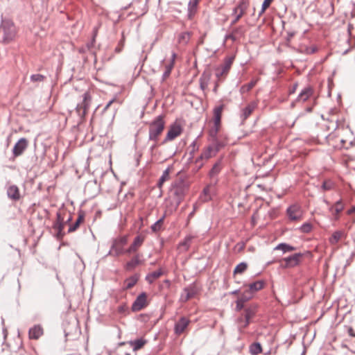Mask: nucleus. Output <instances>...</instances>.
I'll return each instance as SVG.
<instances>
[{
  "mask_svg": "<svg viewBox=\"0 0 355 355\" xmlns=\"http://www.w3.org/2000/svg\"><path fill=\"white\" fill-rule=\"evenodd\" d=\"M149 140L154 142L151 146V149H154L157 146L159 137L162 133L165 127L164 116L159 115L156 116L151 122L149 123Z\"/></svg>",
  "mask_w": 355,
  "mask_h": 355,
  "instance_id": "nucleus-1",
  "label": "nucleus"
},
{
  "mask_svg": "<svg viewBox=\"0 0 355 355\" xmlns=\"http://www.w3.org/2000/svg\"><path fill=\"white\" fill-rule=\"evenodd\" d=\"M189 188V182L182 179H177L172 185L171 193L174 196V207L172 209L175 211L182 200L184 199L187 192Z\"/></svg>",
  "mask_w": 355,
  "mask_h": 355,
  "instance_id": "nucleus-2",
  "label": "nucleus"
},
{
  "mask_svg": "<svg viewBox=\"0 0 355 355\" xmlns=\"http://www.w3.org/2000/svg\"><path fill=\"white\" fill-rule=\"evenodd\" d=\"M222 147V143L216 140L211 144L202 150L200 155L196 159V171H198L200 168H201V167L204 165V160L207 161L209 159L214 157Z\"/></svg>",
  "mask_w": 355,
  "mask_h": 355,
  "instance_id": "nucleus-3",
  "label": "nucleus"
},
{
  "mask_svg": "<svg viewBox=\"0 0 355 355\" xmlns=\"http://www.w3.org/2000/svg\"><path fill=\"white\" fill-rule=\"evenodd\" d=\"M0 28L3 31V42L4 43H9L14 40L17 34V29L12 20L2 18Z\"/></svg>",
  "mask_w": 355,
  "mask_h": 355,
  "instance_id": "nucleus-4",
  "label": "nucleus"
},
{
  "mask_svg": "<svg viewBox=\"0 0 355 355\" xmlns=\"http://www.w3.org/2000/svg\"><path fill=\"white\" fill-rule=\"evenodd\" d=\"M225 108L224 104L216 106L213 110L214 127L210 130L209 135L212 137H216L220 128L222 113Z\"/></svg>",
  "mask_w": 355,
  "mask_h": 355,
  "instance_id": "nucleus-5",
  "label": "nucleus"
},
{
  "mask_svg": "<svg viewBox=\"0 0 355 355\" xmlns=\"http://www.w3.org/2000/svg\"><path fill=\"white\" fill-rule=\"evenodd\" d=\"M250 5L249 0H240L237 6L232 10V15L234 18L231 22V26L236 24L244 15Z\"/></svg>",
  "mask_w": 355,
  "mask_h": 355,
  "instance_id": "nucleus-6",
  "label": "nucleus"
},
{
  "mask_svg": "<svg viewBox=\"0 0 355 355\" xmlns=\"http://www.w3.org/2000/svg\"><path fill=\"white\" fill-rule=\"evenodd\" d=\"M92 103V96L89 92H85L83 95V101L78 103L76 107V111L81 119H84Z\"/></svg>",
  "mask_w": 355,
  "mask_h": 355,
  "instance_id": "nucleus-7",
  "label": "nucleus"
},
{
  "mask_svg": "<svg viewBox=\"0 0 355 355\" xmlns=\"http://www.w3.org/2000/svg\"><path fill=\"white\" fill-rule=\"evenodd\" d=\"M257 313V306L250 305L244 309V318L243 316L238 318V322L243 328L247 327L250 324V320Z\"/></svg>",
  "mask_w": 355,
  "mask_h": 355,
  "instance_id": "nucleus-8",
  "label": "nucleus"
},
{
  "mask_svg": "<svg viewBox=\"0 0 355 355\" xmlns=\"http://www.w3.org/2000/svg\"><path fill=\"white\" fill-rule=\"evenodd\" d=\"M66 214L64 211H59L56 214V220L53 225V228L57 231L58 239H62L64 235L63 230L64 228V216Z\"/></svg>",
  "mask_w": 355,
  "mask_h": 355,
  "instance_id": "nucleus-9",
  "label": "nucleus"
},
{
  "mask_svg": "<svg viewBox=\"0 0 355 355\" xmlns=\"http://www.w3.org/2000/svg\"><path fill=\"white\" fill-rule=\"evenodd\" d=\"M128 242V238L126 236L119 237L115 239L111 248L110 253L112 252L114 256H119L125 253V250L123 247Z\"/></svg>",
  "mask_w": 355,
  "mask_h": 355,
  "instance_id": "nucleus-10",
  "label": "nucleus"
},
{
  "mask_svg": "<svg viewBox=\"0 0 355 355\" xmlns=\"http://www.w3.org/2000/svg\"><path fill=\"white\" fill-rule=\"evenodd\" d=\"M286 214L291 220H300L302 217V210L297 204L291 205L287 208Z\"/></svg>",
  "mask_w": 355,
  "mask_h": 355,
  "instance_id": "nucleus-11",
  "label": "nucleus"
},
{
  "mask_svg": "<svg viewBox=\"0 0 355 355\" xmlns=\"http://www.w3.org/2000/svg\"><path fill=\"white\" fill-rule=\"evenodd\" d=\"M257 105L258 104L257 102L252 101L249 103L245 107L241 109L239 116L241 123H244L247 119L252 114V112L257 107Z\"/></svg>",
  "mask_w": 355,
  "mask_h": 355,
  "instance_id": "nucleus-12",
  "label": "nucleus"
},
{
  "mask_svg": "<svg viewBox=\"0 0 355 355\" xmlns=\"http://www.w3.org/2000/svg\"><path fill=\"white\" fill-rule=\"evenodd\" d=\"M147 295L145 292L139 294L132 305V311H139L147 306Z\"/></svg>",
  "mask_w": 355,
  "mask_h": 355,
  "instance_id": "nucleus-13",
  "label": "nucleus"
},
{
  "mask_svg": "<svg viewBox=\"0 0 355 355\" xmlns=\"http://www.w3.org/2000/svg\"><path fill=\"white\" fill-rule=\"evenodd\" d=\"M234 56H230L225 58L224 63L221 65L220 68L216 69V75L218 78L220 76H225L228 73L232 64L234 62Z\"/></svg>",
  "mask_w": 355,
  "mask_h": 355,
  "instance_id": "nucleus-14",
  "label": "nucleus"
},
{
  "mask_svg": "<svg viewBox=\"0 0 355 355\" xmlns=\"http://www.w3.org/2000/svg\"><path fill=\"white\" fill-rule=\"evenodd\" d=\"M182 130L180 125L177 123L172 124L170 126L169 130L166 134V136L163 141V144H165L169 141H172L174 139H175L177 137L180 135V134L182 133Z\"/></svg>",
  "mask_w": 355,
  "mask_h": 355,
  "instance_id": "nucleus-15",
  "label": "nucleus"
},
{
  "mask_svg": "<svg viewBox=\"0 0 355 355\" xmlns=\"http://www.w3.org/2000/svg\"><path fill=\"white\" fill-rule=\"evenodd\" d=\"M28 141L26 138H21L15 144L12 149V154L14 157H19L23 154L25 150L28 148Z\"/></svg>",
  "mask_w": 355,
  "mask_h": 355,
  "instance_id": "nucleus-16",
  "label": "nucleus"
},
{
  "mask_svg": "<svg viewBox=\"0 0 355 355\" xmlns=\"http://www.w3.org/2000/svg\"><path fill=\"white\" fill-rule=\"evenodd\" d=\"M198 293V288L195 284H192L186 287L183 290V293L181 295V301L185 302L191 298H193Z\"/></svg>",
  "mask_w": 355,
  "mask_h": 355,
  "instance_id": "nucleus-17",
  "label": "nucleus"
},
{
  "mask_svg": "<svg viewBox=\"0 0 355 355\" xmlns=\"http://www.w3.org/2000/svg\"><path fill=\"white\" fill-rule=\"evenodd\" d=\"M246 29L243 26H239L234 28L232 32L225 35V40H231L235 42L245 35Z\"/></svg>",
  "mask_w": 355,
  "mask_h": 355,
  "instance_id": "nucleus-18",
  "label": "nucleus"
},
{
  "mask_svg": "<svg viewBox=\"0 0 355 355\" xmlns=\"http://www.w3.org/2000/svg\"><path fill=\"white\" fill-rule=\"evenodd\" d=\"M201 0H189L187 4V17L189 20H193L199 8V3Z\"/></svg>",
  "mask_w": 355,
  "mask_h": 355,
  "instance_id": "nucleus-19",
  "label": "nucleus"
},
{
  "mask_svg": "<svg viewBox=\"0 0 355 355\" xmlns=\"http://www.w3.org/2000/svg\"><path fill=\"white\" fill-rule=\"evenodd\" d=\"M303 254L302 253H296L292 256H289L283 259V261L285 262L284 268H293L297 266L302 257Z\"/></svg>",
  "mask_w": 355,
  "mask_h": 355,
  "instance_id": "nucleus-20",
  "label": "nucleus"
},
{
  "mask_svg": "<svg viewBox=\"0 0 355 355\" xmlns=\"http://www.w3.org/2000/svg\"><path fill=\"white\" fill-rule=\"evenodd\" d=\"M145 237L142 235L137 236L132 242V243L130 245V247L125 250L126 254H132L136 253L139 248L142 245L144 241Z\"/></svg>",
  "mask_w": 355,
  "mask_h": 355,
  "instance_id": "nucleus-21",
  "label": "nucleus"
},
{
  "mask_svg": "<svg viewBox=\"0 0 355 355\" xmlns=\"http://www.w3.org/2000/svg\"><path fill=\"white\" fill-rule=\"evenodd\" d=\"M313 94V89L311 86H306L299 94L296 101L304 103L309 99Z\"/></svg>",
  "mask_w": 355,
  "mask_h": 355,
  "instance_id": "nucleus-22",
  "label": "nucleus"
},
{
  "mask_svg": "<svg viewBox=\"0 0 355 355\" xmlns=\"http://www.w3.org/2000/svg\"><path fill=\"white\" fill-rule=\"evenodd\" d=\"M336 137V133L332 132L329 133L327 136H326V139L329 146H331L334 148H341L344 147V144L345 141L339 138L338 142H333L334 139Z\"/></svg>",
  "mask_w": 355,
  "mask_h": 355,
  "instance_id": "nucleus-23",
  "label": "nucleus"
},
{
  "mask_svg": "<svg viewBox=\"0 0 355 355\" xmlns=\"http://www.w3.org/2000/svg\"><path fill=\"white\" fill-rule=\"evenodd\" d=\"M190 321L185 317H182L175 324L174 331L178 335H180L184 332L189 325Z\"/></svg>",
  "mask_w": 355,
  "mask_h": 355,
  "instance_id": "nucleus-24",
  "label": "nucleus"
},
{
  "mask_svg": "<svg viewBox=\"0 0 355 355\" xmlns=\"http://www.w3.org/2000/svg\"><path fill=\"white\" fill-rule=\"evenodd\" d=\"M7 196L12 201H18L21 198L19 188L16 185H10L7 189Z\"/></svg>",
  "mask_w": 355,
  "mask_h": 355,
  "instance_id": "nucleus-25",
  "label": "nucleus"
},
{
  "mask_svg": "<svg viewBox=\"0 0 355 355\" xmlns=\"http://www.w3.org/2000/svg\"><path fill=\"white\" fill-rule=\"evenodd\" d=\"M141 255L136 254L125 265V269L128 271L133 270L138 265L142 263L141 260Z\"/></svg>",
  "mask_w": 355,
  "mask_h": 355,
  "instance_id": "nucleus-26",
  "label": "nucleus"
},
{
  "mask_svg": "<svg viewBox=\"0 0 355 355\" xmlns=\"http://www.w3.org/2000/svg\"><path fill=\"white\" fill-rule=\"evenodd\" d=\"M173 212V210L171 209H166L165 211L164 214H163V216L151 226L152 231L154 232H157L159 231L162 228L164 218L166 217L167 215H170Z\"/></svg>",
  "mask_w": 355,
  "mask_h": 355,
  "instance_id": "nucleus-27",
  "label": "nucleus"
},
{
  "mask_svg": "<svg viewBox=\"0 0 355 355\" xmlns=\"http://www.w3.org/2000/svg\"><path fill=\"white\" fill-rule=\"evenodd\" d=\"M29 338L37 340L43 334V329L40 325H35L29 329Z\"/></svg>",
  "mask_w": 355,
  "mask_h": 355,
  "instance_id": "nucleus-28",
  "label": "nucleus"
},
{
  "mask_svg": "<svg viewBox=\"0 0 355 355\" xmlns=\"http://www.w3.org/2000/svg\"><path fill=\"white\" fill-rule=\"evenodd\" d=\"M175 58H176V53H173L172 55H171V60L170 63L165 66V71L162 75V81L166 80V78H168V76H170L172 69L173 68V66H174V62H175Z\"/></svg>",
  "mask_w": 355,
  "mask_h": 355,
  "instance_id": "nucleus-29",
  "label": "nucleus"
},
{
  "mask_svg": "<svg viewBox=\"0 0 355 355\" xmlns=\"http://www.w3.org/2000/svg\"><path fill=\"white\" fill-rule=\"evenodd\" d=\"M139 275L137 274L133 275L127 278L123 283V288L128 290L132 288L138 282Z\"/></svg>",
  "mask_w": 355,
  "mask_h": 355,
  "instance_id": "nucleus-30",
  "label": "nucleus"
},
{
  "mask_svg": "<svg viewBox=\"0 0 355 355\" xmlns=\"http://www.w3.org/2000/svg\"><path fill=\"white\" fill-rule=\"evenodd\" d=\"M85 219V213L83 211H80L78 212V216L76 222L71 225L69 230L68 233H71L75 231L80 227V225L84 221Z\"/></svg>",
  "mask_w": 355,
  "mask_h": 355,
  "instance_id": "nucleus-31",
  "label": "nucleus"
},
{
  "mask_svg": "<svg viewBox=\"0 0 355 355\" xmlns=\"http://www.w3.org/2000/svg\"><path fill=\"white\" fill-rule=\"evenodd\" d=\"M146 343L147 340L143 338L130 340L129 342V344L132 347L134 352H137L141 349Z\"/></svg>",
  "mask_w": 355,
  "mask_h": 355,
  "instance_id": "nucleus-32",
  "label": "nucleus"
},
{
  "mask_svg": "<svg viewBox=\"0 0 355 355\" xmlns=\"http://www.w3.org/2000/svg\"><path fill=\"white\" fill-rule=\"evenodd\" d=\"M163 275V271L162 268H159L157 270L153 271L146 276V281L151 284H153L157 279L159 278Z\"/></svg>",
  "mask_w": 355,
  "mask_h": 355,
  "instance_id": "nucleus-33",
  "label": "nucleus"
},
{
  "mask_svg": "<svg viewBox=\"0 0 355 355\" xmlns=\"http://www.w3.org/2000/svg\"><path fill=\"white\" fill-rule=\"evenodd\" d=\"M222 169V159H218L213 166L211 169L210 170L209 173V175L211 178H214L221 171Z\"/></svg>",
  "mask_w": 355,
  "mask_h": 355,
  "instance_id": "nucleus-34",
  "label": "nucleus"
},
{
  "mask_svg": "<svg viewBox=\"0 0 355 355\" xmlns=\"http://www.w3.org/2000/svg\"><path fill=\"white\" fill-rule=\"evenodd\" d=\"M343 209L344 205L342 200H339L332 206L330 210L334 211V215L335 216L336 219H338L339 214L343 210Z\"/></svg>",
  "mask_w": 355,
  "mask_h": 355,
  "instance_id": "nucleus-35",
  "label": "nucleus"
},
{
  "mask_svg": "<svg viewBox=\"0 0 355 355\" xmlns=\"http://www.w3.org/2000/svg\"><path fill=\"white\" fill-rule=\"evenodd\" d=\"M195 237L191 235L187 236L184 241L180 243L179 248L184 251H187L189 249L191 241Z\"/></svg>",
  "mask_w": 355,
  "mask_h": 355,
  "instance_id": "nucleus-36",
  "label": "nucleus"
},
{
  "mask_svg": "<svg viewBox=\"0 0 355 355\" xmlns=\"http://www.w3.org/2000/svg\"><path fill=\"white\" fill-rule=\"evenodd\" d=\"M265 285L263 280H259L249 284V291L251 293H254L261 290Z\"/></svg>",
  "mask_w": 355,
  "mask_h": 355,
  "instance_id": "nucleus-37",
  "label": "nucleus"
},
{
  "mask_svg": "<svg viewBox=\"0 0 355 355\" xmlns=\"http://www.w3.org/2000/svg\"><path fill=\"white\" fill-rule=\"evenodd\" d=\"M191 33L188 31L181 33L178 37V43L182 45L187 44L191 39Z\"/></svg>",
  "mask_w": 355,
  "mask_h": 355,
  "instance_id": "nucleus-38",
  "label": "nucleus"
},
{
  "mask_svg": "<svg viewBox=\"0 0 355 355\" xmlns=\"http://www.w3.org/2000/svg\"><path fill=\"white\" fill-rule=\"evenodd\" d=\"M344 236V232L342 231H336L333 233L331 236L329 238V243L331 245H336L338 243L340 239Z\"/></svg>",
  "mask_w": 355,
  "mask_h": 355,
  "instance_id": "nucleus-39",
  "label": "nucleus"
},
{
  "mask_svg": "<svg viewBox=\"0 0 355 355\" xmlns=\"http://www.w3.org/2000/svg\"><path fill=\"white\" fill-rule=\"evenodd\" d=\"M211 185H207L204 188L202 193H201L200 198L202 202H207L211 200L210 189Z\"/></svg>",
  "mask_w": 355,
  "mask_h": 355,
  "instance_id": "nucleus-40",
  "label": "nucleus"
},
{
  "mask_svg": "<svg viewBox=\"0 0 355 355\" xmlns=\"http://www.w3.org/2000/svg\"><path fill=\"white\" fill-rule=\"evenodd\" d=\"M335 188V183L330 179L325 180L321 186L322 191H331Z\"/></svg>",
  "mask_w": 355,
  "mask_h": 355,
  "instance_id": "nucleus-41",
  "label": "nucleus"
},
{
  "mask_svg": "<svg viewBox=\"0 0 355 355\" xmlns=\"http://www.w3.org/2000/svg\"><path fill=\"white\" fill-rule=\"evenodd\" d=\"M262 352V347L259 343H253L250 345V352L252 355H257Z\"/></svg>",
  "mask_w": 355,
  "mask_h": 355,
  "instance_id": "nucleus-42",
  "label": "nucleus"
},
{
  "mask_svg": "<svg viewBox=\"0 0 355 355\" xmlns=\"http://www.w3.org/2000/svg\"><path fill=\"white\" fill-rule=\"evenodd\" d=\"M275 250H282L283 252H292L293 250H295V248H294L293 246L292 245H290L287 243H279V245H277Z\"/></svg>",
  "mask_w": 355,
  "mask_h": 355,
  "instance_id": "nucleus-43",
  "label": "nucleus"
},
{
  "mask_svg": "<svg viewBox=\"0 0 355 355\" xmlns=\"http://www.w3.org/2000/svg\"><path fill=\"white\" fill-rule=\"evenodd\" d=\"M96 32L94 31L91 41L87 42L85 46L87 48V51L92 52V53L94 55V56L95 58H96V53L94 51H92V49H93V48L94 46V44L96 42Z\"/></svg>",
  "mask_w": 355,
  "mask_h": 355,
  "instance_id": "nucleus-44",
  "label": "nucleus"
},
{
  "mask_svg": "<svg viewBox=\"0 0 355 355\" xmlns=\"http://www.w3.org/2000/svg\"><path fill=\"white\" fill-rule=\"evenodd\" d=\"M257 80H252L249 83L243 85L240 89V92L242 94L248 92L250 91L257 84Z\"/></svg>",
  "mask_w": 355,
  "mask_h": 355,
  "instance_id": "nucleus-45",
  "label": "nucleus"
},
{
  "mask_svg": "<svg viewBox=\"0 0 355 355\" xmlns=\"http://www.w3.org/2000/svg\"><path fill=\"white\" fill-rule=\"evenodd\" d=\"M170 168H167L161 175L157 185L159 187H162V184L169 179Z\"/></svg>",
  "mask_w": 355,
  "mask_h": 355,
  "instance_id": "nucleus-46",
  "label": "nucleus"
},
{
  "mask_svg": "<svg viewBox=\"0 0 355 355\" xmlns=\"http://www.w3.org/2000/svg\"><path fill=\"white\" fill-rule=\"evenodd\" d=\"M318 46L315 45H312L311 46H302L301 52L306 54H313L318 51Z\"/></svg>",
  "mask_w": 355,
  "mask_h": 355,
  "instance_id": "nucleus-47",
  "label": "nucleus"
},
{
  "mask_svg": "<svg viewBox=\"0 0 355 355\" xmlns=\"http://www.w3.org/2000/svg\"><path fill=\"white\" fill-rule=\"evenodd\" d=\"M247 268L248 264L245 262H241L235 267L234 274H241L244 272Z\"/></svg>",
  "mask_w": 355,
  "mask_h": 355,
  "instance_id": "nucleus-48",
  "label": "nucleus"
},
{
  "mask_svg": "<svg viewBox=\"0 0 355 355\" xmlns=\"http://www.w3.org/2000/svg\"><path fill=\"white\" fill-rule=\"evenodd\" d=\"M338 119H334V116H333L331 119L328 121V124L326 125L327 128L329 130H336L338 127Z\"/></svg>",
  "mask_w": 355,
  "mask_h": 355,
  "instance_id": "nucleus-49",
  "label": "nucleus"
},
{
  "mask_svg": "<svg viewBox=\"0 0 355 355\" xmlns=\"http://www.w3.org/2000/svg\"><path fill=\"white\" fill-rule=\"evenodd\" d=\"M45 79V76L42 74H33L31 76V80L33 82H42Z\"/></svg>",
  "mask_w": 355,
  "mask_h": 355,
  "instance_id": "nucleus-50",
  "label": "nucleus"
},
{
  "mask_svg": "<svg viewBox=\"0 0 355 355\" xmlns=\"http://www.w3.org/2000/svg\"><path fill=\"white\" fill-rule=\"evenodd\" d=\"M300 230L302 232L304 233H309L312 230V225L311 223H304L301 227H300Z\"/></svg>",
  "mask_w": 355,
  "mask_h": 355,
  "instance_id": "nucleus-51",
  "label": "nucleus"
},
{
  "mask_svg": "<svg viewBox=\"0 0 355 355\" xmlns=\"http://www.w3.org/2000/svg\"><path fill=\"white\" fill-rule=\"evenodd\" d=\"M272 1V0H264L259 16H261L265 12V10L270 6Z\"/></svg>",
  "mask_w": 355,
  "mask_h": 355,
  "instance_id": "nucleus-52",
  "label": "nucleus"
},
{
  "mask_svg": "<svg viewBox=\"0 0 355 355\" xmlns=\"http://www.w3.org/2000/svg\"><path fill=\"white\" fill-rule=\"evenodd\" d=\"M115 103H118V104L119 105L120 103L116 100V98H112V100H110L107 103V105H105V107L103 108V112H105L109 107H110L113 104H114Z\"/></svg>",
  "mask_w": 355,
  "mask_h": 355,
  "instance_id": "nucleus-53",
  "label": "nucleus"
},
{
  "mask_svg": "<svg viewBox=\"0 0 355 355\" xmlns=\"http://www.w3.org/2000/svg\"><path fill=\"white\" fill-rule=\"evenodd\" d=\"M243 307H244L243 301L242 300H237L236 301L235 310L236 311H240Z\"/></svg>",
  "mask_w": 355,
  "mask_h": 355,
  "instance_id": "nucleus-54",
  "label": "nucleus"
},
{
  "mask_svg": "<svg viewBox=\"0 0 355 355\" xmlns=\"http://www.w3.org/2000/svg\"><path fill=\"white\" fill-rule=\"evenodd\" d=\"M123 46H124V41H123V40H121L119 42L118 46L115 48V50H114L115 52L117 53H120L122 51Z\"/></svg>",
  "mask_w": 355,
  "mask_h": 355,
  "instance_id": "nucleus-55",
  "label": "nucleus"
},
{
  "mask_svg": "<svg viewBox=\"0 0 355 355\" xmlns=\"http://www.w3.org/2000/svg\"><path fill=\"white\" fill-rule=\"evenodd\" d=\"M297 86H298V83H295L293 85V87L290 89L289 90V94H293L295 92L297 88Z\"/></svg>",
  "mask_w": 355,
  "mask_h": 355,
  "instance_id": "nucleus-56",
  "label": "nucleus"
},
{
  "mask_svg": "<svg viewBox=\"0 0 355 355\" xmlns=\"http://www.w3.org/2000/svg\"><path fill=\"white\" fill-rule=\"evenodd\" d=\"M294 33H288V35L286 37V45L289 46V43L291 42V38L293 37Z\"/></svg>",
  "mask_w": 355,
  "mask_h": 355,
  "instance_id": "nucleus-57",
  "label": "nucleus"
},
{
  "mask_svg": "<svg viewBox=\"0 0 355 355\" xmlns=\"http://www.w3.org/2000/svg\"><path fill=\"white\" fill-rule=\"evenodd\" d=\"M348 334L350 336L355 338V332L352 327H349L347 329Z\"/></svg>",
  "mask_w": 355,
  "mask_h": 355,
  "instance_id": "nucleus-58",
  "label": "nucleus"
},
{
  "mask_svg": "<svg viewBox=\"0 0 355 355\" xmlns=\"http://www.w3.org/2000/svg\"><path fill=\"white\" fill-rule=\"evenodd\" d=\"M78 51L79 53L84 54L88 51H87V48L84 46H81V47L78 48Z\"/></svg>",
  "mask_w": 355,
  "mask_h": 355,
  "instance_id": "nucleus-59",
  "label": "nucleus"
},
{
  "mask_svg": "<svg viewBox=\"0 0 355 355\" xmlns=\"http://www.w3.org/2000/svg\"><path fill=\"white\" fill-rule=\"evenodd\" d=\"M251 297H245L244 295H242L241 297H239L238 300H242L243 301V304H245V302L246 301H248L249 299H250Z\"/></svg>",
  "mask_w": 355,
  "mask_h": 355,
  "instance_id": "nucleus-60",
  "label": "nucleus"
},
{
  "mask_svg": "<svg viewBox=\"0 0 355 355\" xmlns=\"http://www.w3.org/2000/svg\"><path fill=\"white\" fill-rule=\"evenodd\" d=\"M195 212H196V207L194 206L193 210L188 216V220H190L194 216Z\"/></svg>",
  "mask_w": 355,
  "mask_h": 355,
  "instance_id": "nucleus-61",
  "label": "nucleus"
},
{
  "mask_svg": "<svg viewBox=\"0 0 355 355\" xmlns=\"http://www.w3.org/2000/svg\"><path fill=\"white\" fill-rule=\"evenodd\" d=\"M200 87L202 89H205V88L206 87V85H205V83H203L202 78L200 79Z\"/></svg>",
  "mask_w": 355,
  "mask_h": 355,
  "instance_id": "nucleus-62",
  "label": "nucleus"
},
{
  "mask_svg": "<svg viewBox=\"0 0 355 355\" xmlns=\"http://www.w3.org/2000/svg\"><path fill=\"white\" fill-rule=\"evenodd\" d=\"M125 306H121L119 307V312H123V311H125Z\"/></svg>",
  "mask_w": 355,
  "mask_h": 355,
  "instance_id": "nucleus-63",
  "label": "nucleus"
},
{
  "mask_svg": "<svg viewBox=\"0 0 355 355\" xmlns=\"http://www.w3.org/2000/svg\"><path fill=\"white\" fill-rule=\"evenodd\" d=\"M72 220V217L70 216L66 221H64V225L69 223Z\"/></svg>",
  "mask_w": 355,
  "mask_h": 355,
  "instance_id": "nucleus-64",
  "label": "nucleus"
}]
</instances>
